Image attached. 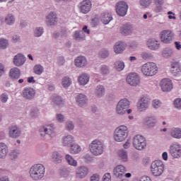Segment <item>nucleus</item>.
I'll return each mask as SVG.
<instances>
[{
  "mask_svg": "<svg viewBox=\"0 0 181 181\" xmlns=\"http://www.w3.org/2000/svg\"><path fill=\"white\" fill-rule=\"evenodd\" d=\"M30 177L33 180H40L45 177L46 168L43 164H35L30 168Z\"/></svg>",
  "mask_w": 181,
  "mask_h": 181,
  "instance_id": "obj_1",
  "label": "nucleus"
},
{
  "mask_svg": "<svg viewBox=\"0 0 181 181\" xmlns=\"http://www.w3.org/2000/svg\"><path fill=\"white\" fill-rule=\"evenodd\" d=\"M89 149L93 155L100 156L104 153V144L101 141L95 139L89 144Z\"/></svg>",
  "mask_w": 181,
  "mask_h": 181,
  "instance_id": "obj_2",
  "label": "nucleus"
},
{
  "mask_svg": "<svg viewBox=\"0 0 181 181\" xmlns=\"http://www.w3.org/2000/svg\"><path fill=\"white\" fill-rule=\"evenodd\" d=\"M129 131H128V127L127 126H119L115 130V141L116 142H122L127 139L128 137V134Z\"/></svg>",
  "mask_w": 181,
  "mask_h": 181,
  "instance_id": "obj_3",
  "label": "nucleus"
},
{
  "mask_svg": "<svg viewBox=\"0 0 181 181\" xmlns=\"http://www.w3.org/2000/svg\"><path fill=\"white\" fill-rule=\"evenodd\" d=\"M141 73L144 76H152L158 73V66L153 62H147L141 67Z\"/></svg>",
  "mask_w": 181,
  "mask_h": 181,
  "instance_id": "obj_4",
  "label": "nucleus"
},
{
  "mask_svg": "<svg viewBox=\"0 0 181 181\" xmlns=\"http://www.w3.org/2000/svg\"><path fill=\"white\" fill-rule=\"evenodd\" d=\"M165 170V165L161 160H155L151 164V172L153 176H162Z\"/></svg>",
  "mask_w": 181,
  "mask_h": 181,
  "instance_id": "obj_5",
  "label": "nucleus"
},
{
  "mask_svg": "<svg viewBox=\"0 0 181 181\" xmlns=\"http://www.w3.org/2000/svg\"><path fill=\"white\" fill-rule=\"evenodd\" d=\"M133 146L137 151H144L146 148V139L141 134H137L133 138Z\"/></svg>",
  "mask_w": 181,
  "mask_h": 181,
  "instance_id": "obj_6",
  "label": "nucleus"
},
{
  "mask_svg": "<svg viewBox=\"0 0 181 181\" xmlns=\"http://www.w3.org/2000/svg\"><path fill=\"white\" fill-rule=\"evenodd\" d=\"M78 9L80 13L83 15L90 13L91 9H93V1L91 0H83L80 1L78 4Z\"/></svg>",
  "mask_w": 181,
  "mask_h": 181,
  "instance_id": "obj_7",
  "label": "nucleus"
},
{
  "mask_svg": "<svg viewBox=\"0 0 181 181\" xmlns=\"http://www.w3.org/2000/svg\"><path fill=\"white\" fill-rule=\"evenodd\" d=\"M129 108V100L127 98L120 100L116 106V112L118 115H124Z\"/></svg>",
  "mask_w": 181,
  "mask_h": 181,
  "instance_id": "obj_8",
  "label": "nucleus"
},
{
  "mask_svg": "<svg viewBox=\"0 0 181 181\" xmlns=\"http://www.w3.org/2000/svg\"><path fill=\"white\" fill-rule=\"evenodd\" d=\"M128 4L125 1H118L116 4L115 6L116 13L119 16L124 17L125 16V15H127V13L128 12Z\"/></svg>",
  "mask_w": 181,
  "mask_h": 181,
  "instance_id": "obj_9",
  "label": "nucleus"
},
{
  "mask_svg": "<svg viewBox=\"0 0 181 181\" xmlns=\"http://www.w3.org/2000/svg\"><path fill=\"white\" fill-rule=\"evenodd\" d=\"M46 134L51 136V138L54 136V125L46 124L40 129V136H45Z\"/></svg>",
  "mask_w": 181,
  "mask_h": 181,
  "instance_id": "obj_10",
  "label": "nucleus"
},
{
  "mask_svg": "<svg viewBox=\"0 0 181 181\" xmlns=\"http://www.w3.org/2000/svg\"><path fill=\"white\" fill-rule=\"evenodd\" d=\"M160 40L165 45L172 43V41L173 40V33H172L170 30H163L160 33Z\"/></svg>",
  "mask_w": 181,
  "mask_h": 181,
  "instance_id": "obj_11",
  "label": "nucleus"
},
{
  "mask_svg": "<svg viewBox=\"0 0 181 181\" xmlns=\"http://www.w3.org/2000/svg\"><path fill=\"white\" fill-rule=\"evenodd\" d=\"M126 81L129 86L136 87V86L141 83V78L138 74L131 73L127 76Z\"/></svg>",
  "mask_w": 181,
  "mask_h": 181,
  "instance_id": "obj_12",
  "label": "nucleus"
},
{
  "mask_svg": "<svg viewBox=\"0 0 181 181\" xmlns=\"http://www.w3.org/2000/svg\"><path fill=\"white\" fill-rule=\"evenodd\" d=\"M35 95L36 90L31 87H25L22 91V97L28 101H32V100L35 98Z\"/></svg>",
  "mask_w": 181,
  "mask_h": 181,
  "instance_id": "obj_13",
  "label": "nucleus"
},
{
  "mask_svg": "<svg viewBox=\"0 0 181 181\" xmlns=\"http://www.w3.org/2000/svg\"><path fill=\"white\" fill-rule=\"evenodd\" d=\"M45 18L47 26H56L57 24L58 18L55 12L50 11Z\"/></svg>",
  "mask_w": 181,
  "mask_h": 181,
  "instance_id": "obj_14",
  "label": "nucleus"
},
{
  "mask_svg": "<svg viewBox=\"0 0 181 181\" xmlns=\"http://www.w3.org/2000/svg\"><path fill=\"white\" fill-rule=\"evenodd\" d=\"M170 153L173 158H180L181 145L178 143H174L170 146Z\"/></svg>",
  "mask_w": 181,
  "mask_h": 181,
  "instance_id": "obj_15",
  "label": "nucleus"
},
{
  "mask_svg": "<svg viewBox=\"0 0 181 181\" xmlns=\"http://www.w3.org/2000/svg\"><path fill=\"white\" fill-rule=\"evenodd\" d=\"M160 86L162 91L165 93H169V91H172L173 88V83H172V81L169 78H163L160 83Z\"/></svg>",
  "mask_w": 181,
  "mask_h": 181,
  "instance_id": "obj_16",
  "label": "nucleus"
},
{
  "mask_svg": "<svg viewBox=\"0 0 181 181\" xmlns=\"http://www.w3.org/2000/svg\"><path fill=\"white\" fill-rule=\"evenodd\" d=\"M21 128H19V127L17 125H12L8 128V136L10 138L16 139L21 136Z\"/></svg>",
  "mask_w": 181,
  "mask_h": 181,
  "instance_id": "obj_17",
  "label": "nucleus"
},
{
  "mask_svg": "<svg viewBox=\"0 0 181 181\" xmlns=\"http://www.w3.org/2000/svg\"><path fill=\"white\" fill-rule=\"evenodd\" d=\"M126 172L127 169L124 167V165H119L114 168L113 175L115 177H117L118 179H122Z\"/></svg>",
  "mask_w": 181,
  "mask_h": 181,
  "instance_id": "obj_18",
  "label": "nucleus"
},
{
  "mask_svg": "<svg viewBox=\"0 0 181 181\" xmlns=\"http://www.w3.org/2000/svg\"><path fill=\"white\" fill-rule=\"evenodd\" d=\"M88 175V168L84 165L79 166L76 170L77 179H84Z\"/></svg>",
  "mask_w": 181,
  "mask_h": 181,
  "instance_id": "obj_19",
  "label": "nucleus"
},
{
  "mask_svg": "<svg viewBox=\"0 0 181 181\" xmlns=\"http://www.w3.org/2000/svg\"><path fill=\"white\" fill-rule=\"evenodd\" d=\"M26 62V57L22 54H17L13 57V64L17 67L23 66Z\"/></svg>",
  "mask_w": 181,
  "mask_h": 181,
  "instance_id": "obj_20",
  "label": "nucleus"
},
{
  "mask_svg": "<svg viewBox=\"0 0 181 181\" xmlns=\"http://www.w3.org/2000/svg\"><path fill=\"white\" fill-rule=\"evenodd\" d=\"M132 32H134V25L130 23H126L120 28V33L123 36H129Z\"/></svg>",
  "mask_w": 181,
  "mask_h": 181,
  "instance_id": "obj_21",
  "label": "nucleus"
},
{
  "mask_svg": "<svg viewBox=\"0 0 181 181\" xmlns=\"http://www.w3.org/2000/svg\"><path fill=\"white\" fill-rule=\"evenodd\" d=\"M74 63L76 67L81 69L87 66V59L84 56H78L76 59H75Z\"/></svg>",
  "mask_w": 181,
  "mask_h": 181,
  "instance_id": "obj_22",
  "label": "nucleus"
},
{
  "mask_svg": "<svg viewBox=\"0 0 181 181\" xmlns=\"http://www.w3.org/2000/svg\"><path fill=\"white\" fill-rule=\"evenodd\" d=\"M9 77L11 80H19L21 78V69L18 67L12 68L9 72Z\"/></svg>",
  "mask_w": 181,
  "mask_h": 181,
  "instance_id": "obj_23",
  "label": "nucleus"
},
{
  "mask_svg": "<svg viewBox=\"0 0 181 181\" xmlns=\"http://www.w3.org/2000/svg\"><path fill=\"white\" fill-rule=\"evenodd\" d=\"M76 100L79 107H84V105L87 104V101H88L87 96H86V95L82 93H79L78 95H77Z\"/></svg>",
  "mask_w": 181,
  "mask_h": 181,
  "instance_id": "obj_24",
  "label": "nucleus"
},
{
  "mask_svg": "<svg viewBox=\"0 0 181 181\" xmlns=\"http://www.w3.org/2000/svg\"><path fill=\"white\" fill-rule=\"evenodd\" d=\"M4 22L8 26H13L16 22V17L13 13H8L6 16Z\"/></svg>",
  "mask_w": 181,
  "mask_h": 181,
  "instance_id": "obj_25",
  "label": "nucleus"
},
{
  "mask_svg": "<svg viewBox=\"0 0 181 181\" xmlns=\"http://www.w3.org/2000/svg\"><path fill=\"white\" fill-rule=\"evenodd\" d=\"M149 107V100L146 98H142L139 103V111H145Z\"/></svg>",
  "mask_w": 181,
  "mask_h": 181,
  "instance_id": "obj_26",
  "label": "nucleus"
},
{
  "mask_svg": "<svg viewBox=\"0 0 181 181\" xmlns=\"http://www.w3.org/2000/svg\"><path fill=\"white\" fill-rule=\"evenodd\" d=\"M100 20L103 25H108L110 21H112V15L107 12H103L101 14Z\"/></svg>",
  "mask_w": 181,
  "mask_h": 181,
  "instance_id": "obj_27",
  "label": "nucleus"
},
{
  "mask_svg": "<svg viewBox=\"0 0 181 181\" xmlns=\"http://www.w3.org/2000/svg\"><path fill=\"white\" fill-rule=\"evenodd\" d=\"M74 142V136L72 135H66L62 138V145L64 146H70Z\"/></svg>",
  "mask_w": 181,
  "mask_h": 181,
  "instance_id": "obj_28",
  "label": "nucleus"
},
{
  "mask_svg": "<svg viewBox=\"0 0 181 181\" xmlns=\"http://www.w3.org/2000/svg\"><path fill=\"white\" fill-rule=\"evenodd\" d=\"M51 159L54 163H62V160H63V156H62L60 153L54 151L52 153Z\"/></svg>",
  "mask_w": 181,
  "mask_h": 181,
  "instance_id": "obj_29",
  "label": "nucleus"
},
{
  "mask_svg": "<svg viewBox=\"0 0 181 181\" xmlns=\"http://www.w3.org/2000/svg\"><path fill=\"white\" fill-rule=\"evenodd\" d=\"M74 39L76 42H84L86 40V34L81 30H76L74 32Z\"/></svg>",
  "mask_w": 181,
  "mask_h": 181,
  "instance_id": "obj_30",
  "label": "nucleus"
},
{
  "mask_svg": "<svg viewBox=\"0 0 181 181\" xmlns=\"http://www.w3.org/2000/svg\"><path fill=\"white\" fill-rule=\"evenodd\" d=\"M170 135L175 139H181V129L179 127H173L170 129Z\"/></svg>",
  "mask_w": 181,
  "mask_h": 181,
  "instance_id": "obj_31",
  "label": "nucleus"
},
{
  "mask_svg": "<svg viewBox=\"0 0 181 181\" xmlns=\"http://www.w3.org/2000/svg\"><path fill=\"white\" fill-rule=\"evenodd\" d=\"M8 149L6 144L0 143V159H5L8 155Z\"/></svg>",
  "mask_w": 181,
  "mask_h": 181,
  "instance_id": "obj_32",
  "label": "nucleus"
},
{
  "mask_svg": "<svg viewBox=\"0 0 181 181\" xmlns=\"http://www.w3.org/2000/svg\"><path fill=\"white\" fill-rule=\"evenodd\" d=\"M95 95L98 98H101L105 95V88L103 85H98L95 89Z\"/></svg>",
  "mask_w": 181,
  "mask_h": 181,
  "instance_id": "obj_33",
  "label": "nucleus"
},
{
  "mask_svg": "<svg viewBox=\"0 0 181 181\" xmlns=\"http://www.w3.org/2000/svg\"><path fill=\"white\" fill-rule=\"evenodd\" d=\"M144 124L148 128H152L156 124V118L155 117H146L144 119Z\"/></svg>",
  "mask_w": 181,
  "mask_h": 181,
  "instance_id": "obj_34",
  "label": "nucleus"
},
{
  "mask_svg": "<svg viewBox=\"0 0 181 181\" xmlns=\"http://www.w3.org/2000/svg\"><path fill=\"white\" fill-rule=\"evenodd\" d=\"M78 80L81 86H86L90 81V76L87 74H83L78 77Z\"/></svg>",
  "mask_w": 181,
  "mask_h": 181,
  "instance_id": "obj_35",
  "label": "nucleus"
},
{
  "mask_svg": "<svg viewBox=\"0 0 181 181\" xmlns=\"http://www.w3.org/2000/svg\"><path fill=\"white\" fill-rule=\"evenodd\" d=\"M70 153L73 155H77L81 152V147L77 144H72L70 146Z\"/></svg>",
  "mask_w": 181,
  "mask_h": 181,
  "instance_id": "obj_36",
  "label": "nucleus"
},
{
  "mask_svg": "<svg viewBox=\"0 0 181 181\" xmlns=\"http://www.w3.org/2000/svg\"><path fill=\"white\" fill-rule=\"evenodd\" d=\"M118 156L122 162H128V152L125 151V150H119Z\"/></svg>",
  "mask_w": 181,
  "mask_h": 181,
  "instance_id": "obj_37",
  "label": "nucleus"
},
{
  "mask_svg": "<svg viewBox=\"0 0 181 181\" xmlns=\"http://www.w3.org/2000/svg\"><path fill=\"white\" fill-rule=\"evenodd\" d=\"M19 155H21V151L19 149H14L9 153V158L11 160H15L19 158Z\"/></svg>",
  "mask_w": 181,
  "mask_h": 181,
  "instance_id": "obj_38",
  "label": "nucleus"
},
{
  "mask_svg": "<svg viewBox=\"0 0 181 181\" xmlns=\"http://www.w3.org/2000/svg\"><path fill=\"white\" fill-rule=\"evenodd\" d=\"M71 78L69 76H65L62 78V86L64 88H69L71 86Z\"/></svg>",
  "mask_w": 181,
  "mask_h": 181,
  "instance_id": "obj_39",
  "label": "nucleus"
},
{
  "mask_svg": "<svg viewBox=\"0 0 181 181\" xmlns=\"http://www.w3.org/2000/svg\"><path fill=\"white\" fill-rule=\"evenodd\" d=\"M173 55V49L167 47L162 51V56H163V57H165V59H168V57H172Z\"/></svg>",
  "mask_w": 181,
  "mask_h": 181,
  "instance_id": "obj_40",
  "label": "nucleus"
},
{
  "mask_svg": "<svg viewBox=\"0 0 181 181\" xmlns=\"http://www.w3.org/2000/svg\"><path fill=\"white\" fill-rule=\"evenodd\" d=\"M45 33V30L42 27H36L34 29L33 36L35 37H40Z\"/></svg>",
  "mask_w": 181,
  "mask_h": 181,
  "instance_id": "obj_41",
  "label": "nucleus"
},
{
  "mask_svg": "<svg viewBox=\"0 0 181 181\" xmlns=\"http://www.w3.org/2000/svg\"><path fill=\"white\" fill-rule=\"evenodd\" d=\"M65 159L67 163H69V165H70L71 166H77V160H74V158L71 157V156L66 154L65 156Z\"/></svg>",
  "mask_w": 181,
  "mask_h": 181,
  "instance_id": "obj_42",
  "label": "nucleus"
},
{
  "mask_svg": "<svg viewBox=\"0 0 181 181\" xmlns=\"http://www.w3.org/2000/svg\"><path fill=\"white\" fill-rule=\"evenodd\" d=\"M114 66L115 69L117 70V71H122V70L125 69V63H124V62L122 61L115 62Z\"/></svg>",
  "mask_w": 181,
  "mask_h": 181,
  "instance_id": "obj_43",
  "label": "nucleus"
},
{
  "mask_svg": "<svg viewBox=\"0 0 181 181\" xmlns=\"http://www.w3.org/2000/svg\"><path fill=\"white\" fill-rule=\"evenodd\" d=\"M65 128L66 131H73L75 128L74 122L71 120H68L65 123Z\"/></svg>",
  "mask_w": 181,
  "mask_h": 181,
  "instance_id": "obj_44",
  "label": "nucleus"
},
{
  "mask_svg": "<svg viewBox=\"0 0 181 181\" xmlns=\"http://www.w3.org/2000/svg\"><path fill=\"white\" fill-rule=\"evenodd\" d=\"M52 101L56 105H62L63 104V99L62 97L57 95L52 96Z\"/></svg>",
  "mask_w": 181,
  "mask_h": 181,
  "instance_id": "obj_45",
  "label": "nucleus"
},
{
  "mask_svg": "<svg viewBox=\"0 0 181 181\" xmlns=\"http://www.w3.org/2000/svg\"><path fill=\"white\" fill-rule=\"evenodd\" d=\"M44 68L40 64H37L34 66V73L35 74H37V76H40L42 73H43Z\"/></svg>",
  "mask_w": 181,
  "mask_h": 181,
  "instance_id": "obj_46",
  "label": "nucleus"
},
{
  "mask_svg": "<svg viewBox=\"0 0 181 181\" xmlns=\"http://www.w3.org/2000/svg\"><path fill=\"white\" fill-rule=\"evenodd\" d=\"M100 74H102V76L110 74V67L107 65H102L100 66Z\"/></svg>",
  "mask_w": 181,
  "mask_h": 181,
  "instance_id": "obj_47",
  "label": "nucleus"
},
{
  "mask_svg": "<svg viewBox=\"0 0 181 181\" xmlns=\"http://www.w3.org/2000/svg\"><path fill=\"white\" fill-rule=\"evenodd\" d=\"M146 45L147 46H158L159 45V41L155 38H150L147 40Z\"/></svg>",
  "mask_w": 181,
  "mask_h": 181,
  "instance_id": "obj_48",
  "label": "nucleus"
},
{
  "mask_svg": "<svg viewBox=\"0 0 181 181\" xmlns=\"http://www.w3.org/2000/svg\"><path fill=\"white\" fill-rule=\"evenodd\" d=\"M139 4L144 8H148L152 4V0H140Z\"/></svg>",
  "mask_w": 181,
  "mask_h": 181,
  "instance_id": "obj_49",
  "label": "nucleus"
},
{
  "mask_svg": "<svg viewBox=\"0 0 181 181\" xmlns=\"http://www.w3.org/2000/svg\"><path fill=\"white\" fill-rule=\"evenodd\" d=\"M125 50V47L124 46H115L114 47V52L116 54H119L122 53Z\"/></svg>",
  "mask_w": 181,
  "mask_h": 181,
  "instance_id": "obj_50",
  "label": "nucleus"
},
{
  "mask_svg": "<svg viewBox=\"0 0 181 181\" xmlns=\"http://www.w3.org/2000/svg\"><path fill=\"white\" fill-rule=\"evenodd\" d=\"M99 56L102 57V59H107V57L110 56V52L107 49H103L99 52Z\"/></svg>",
  "mask_w": 181,
  "mask_h": 181,
  "instance_id": "obj_51",
  "label": "nucleus"
},
{
  "mask_svg": "<svg viewBox=\"0 0 181 181\" xmlns=\"http://www.w3.org/2000/svg\"><path fill=\"white\" fill-rule=\"evenodd\" d=\"M83 159L86 163H91V162L94 160V158L91 156L90 154H86L85 156H83Z\"/></svg>",
  "mask_w": 181,
  "mask_h": 181,
  "instance_id": "obj_52",
  "label": "nucleus"
},
{
  "mask_svg": "<svg viewBox=\"0 0 181 181\" xmlns=\"http://www.w3.org/2000/svg\"><path fill=\"white\" fill-rule=\"evenodd\" d=\"M152 105L153 108H160V107H162V103L160 102V100H154L152 103Z\"/></svg>",
  "mask_w": 181,
  "mask_h": 181,
  "instance_id": "obj_53",
  "label": "nucleus"
},
{
  "mask_svg": "<svg viewBox=\"0 0 181 181\" xmlns=\"http://www.w3.org/2000/svg\"><path fill=\"white\" fill-rule=\"evenodd\" d=\"M70 172L67 169H62L59 171V175L62 177H67Z\"/></svg>",
  "mask_w": 181,
  "mask_h": 181,
  "instance_id": "obj_54",
  "label": "nucleus"
},
{
  "mask_svg": "<svg viewBox=\"0 0 181 181\" xmlns=\"http://www.w3.org/2000/svg\"><path fill=\"white\" fill-rule=\"evenodd\" d=\"M98 23H100V18L98 17H95L91 21V26L92 28H95V26H98Z\"/></svg>",
  "mask_w": 181,
  "mask_h": 181,
  "instance_id": "obj_55",
  "label": "nucleus"
},
{
  "mask_svg": "<svg viewBox=\"0 0 181 181\" xmlns=\"http://www.w3.org/2000/svg\"><path fill=\"white\" fill-rule=\"evenodd\" d=\"M174 106L175 107V108L181 110V98H176L174 100Z\"/></svg>",
  "mask_w": 181,
  "mask_h": 181,
  "instance_id": "obj_56",
  "label": "nucleus"
},
{
  "mask_svg": "<svg viewBox=\"0 0 181 181\" xmlns=\"http://www.w3.org/2000/svg\"><path fill=\"white\" fill-rule=\"evenodd\" d=\"M56 118H57V121H58V122L63 123L65 121L64 115H62L60 113L59 114H57Z\"/></svg>",
  "mask_w": 181,
  "mask_h": 181,
  "instance_id": "obj_57",
  "label": "nucleus"
},
{
  "mask_svg": "<svg viewBox=\"0 0 181 181\" xmlns=\"http://www.w3.org/2000/svg\"><path fill=\"white\" fill-rule=\"evenodd\" d=\"M9 40L6 38H0V46H8Z\"/></svg>",
  "mask_w": 181,
  "mask_h": 181,
  "instance_id": "obj_58",
  "label": "nucleus"
},
{
  "mask_svg": "<svg viewBox=\"0 0 181 181\" xmlns=\"http://www.w3.org/2000/svg\"><path fill=\"white\" fill-rule=\"evenodd\" d=\"M163 5H156V7L154 8V12L156 13H160L163 11Z\"/></svg>",
  "mask_w": 181,
  "mask_h": 181,
  "instance_id": "obj_59",
  "label": "nucleus"
},
{
  "mask_svg": "<svg viewBox=\"0 0 181 181\" xmlns=\"http://www.w3.org/2000/svg\"><path fill=\"white\" fill-rule=\"evenodd\" d=\"M81 32H83V33H84L85 36H86V35H90V33H91V30H90V29H88V26H87V25H84L82 28Z\"/></svg>",
  "mask_w": 181,
  "mask_h": 181,
  "instance_id": "obj_60",
  "label": "nucleus"
},
{
  "mask_svg": "<svg viewBox=\"0 0 181 181\" xmlns=\"http://www.w3.org/2000/svg\"><path fill=\"white\" fill-rule=\"evenodd\" d=\"M19 40H21V36L17 35H14L12 36V42L13 43H18V42H19Z\"/></svg>",
  "mask_w": 181,
  "mask_h": 181,
  "instance_id": "obj_61",
  "label": "nucleus"
},
{
  "mask_svg": "<svg viewBox=\"0 0 181 181\" xmlns=\"http://www.w3.org/2000/svg\"><path fill=\"white\" fill-rule=\"evenodd\" d=\"M0 100L1 103H6V101H8V95L3 93L1 95Z\"/></svg>",
  "mask_w": 181,
  "mask_h": 181,
  "instance_id": "obj_62",
  "label": "nucleus"
},
{
  "mask_svg": "<svg viewBox=\"0 0 181 181\" xmlns=\"http://www.w3.org/2000/svg\"><path fill=\"white\" fill-rule=\"evenodd\" d=\"M100 180V176L97 174H94L90 177V181H99Z\"/></svg>",
  "mask_w": 181,
  "mask_h": 181,
  "instance_id": "obj_63",
  "label": "nucleus"
},
{
  "mask_svg": "<svg viewBox=\"0 0 181 181\" xmlns=\"http://www.w3.org/2000/svg\"><path fill=\"white\" fill-rule=\"evenodd\" d=\"M136 181H152V180H151V177L148 176H143L139 180H137Z\"/></svg>",
  "mask_w": 181,
  "mask_h": 181,
  "instance_id": "obj_64",
  "label": "nucleus"
}]
</instances>
